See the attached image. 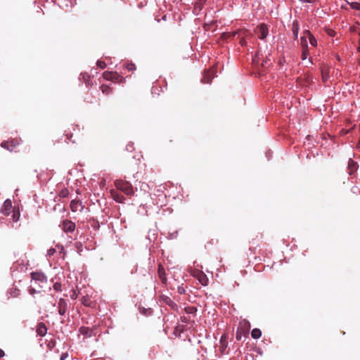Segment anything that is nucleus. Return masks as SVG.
<instances>
[{
    "mask_svg": "<svg viewBox=\"0 0 360 360\" xmlns=\"http://www.w3.org/2000/svg\"><path fill=\"white\" fill-rule=\"evenodd\" d=\"M250 329V323L248 321L243 319L239 322V325L236 333V338L240 340L242 338L246 337Z\"/></svg>",
    "mask_w": 360,
    "mask_h": 360,
    "instance_id": "f257e3e1",
    "label": "nucleus"
},
{
    "mask_svg": "<svg viewBox=\"0 0 360 360\" xmlns=\"http://www.w3.org/2000/svg\"><path fill=\"white\" fill-rule=\"evenodd\" d=\"M115 185L118 190L122 191L124 194L127 195H131L134 194V189L132 185L124 180H116Z\"/></svg>",
    "mask_w": 360,
    "mask_h": 360,
    "instance_id": "f03ea898",
    "label": "nucleus"
},
{
    "mask_svg": "<svg viewBox=\"0 0 360 360\" xmlns=\"http://www.w3.org/2000/svg\"><path fill=\"white\" fill-rule=\"evenodd\" d=\"M60 227H61L62 230L65 233H72L75 231L76 225L73 221L65 219L62 221Z\"/></svg>",
    "mask_w": 360,
    "mask_h": 360,
    "instance_id": "7ed1b4c3",
    "label": "nucleus"
},
{
    "mask_svg": "<svg viewBox=\"0 0 360 360\" xmlns=\"http://www.w3.org/2000/svg\"><path fill=\"white\" fill-rule=\"evenodd\" d=\"M20 140L13 139L8 141H4L1 143V146L9 151H13L17 146L20 144Z\"/></svg>",
    "mask_w": 360,
    "mask_h": 360,
    "instance_id": "20e7f679",
    "label": "nucleus"
},
{
    "mask_svg": "<svg viewBox=\"0 0 360 360\" xmlns=\"http://www.w3.org/2000/svg\"><path fill=\"white\" fill-rule=\"evenodd\" d=\"M103 77L105 80L112 82H120L122 80V77L116 72L105 71L103 73Z\"/></svg>",
    "mask_w": 360,
    "mask_h": 360,
    "instance_id": "39448f33",
    "label": "nucleus"
},
{
    "mask_svg": "<svg viewBox=\"0 0 360 360\" xmlns=\"http://www.w3.org/2000/svg\"><path fill=\"white\" fill-rule=\"evenodd\" d=\"M31 278L36 282H39V284H44L47 282V277L42 272L35 271L31 273Z\"/></svg>",
    "mask_w": 360,
    "mask_h": 360,
    "instance_id": "423d86ee",
    "label": "nucleus"
},
{
    "mask_svg": "<svg viewBox=\"0 0 360 360\" xmlns=\"http://www.w3.org/2000/svg\"><path fill=\"white\" fill-rule=\"evenodd\" d=\"M68 306V301L60 298L58 302V314L61 316L65 314Z\"/></svg>",
    "mask_w": 360,
    "mask_h": 360,
    "instance_id": "0eeeda50",
    "label": "nucleus"
},
{
    "mask_svg": "<svg viewBox=\"0 0 360 360\" xmlns=\"http://www.w3.org/2000/svg\"><path fill=\"white\" fill-rule=\"evenodd\" d=\"M193 276L198 280L202 285H207L208 278L207 276L201 271H197L194 273Z\"/></svg>",
    "mask_w": 360,
    "mask_h": 360,
    "instance_id": "6e6552de",
    "label": "nucleus"
},
{
    "mask_svg": "<svg viewBox=\"0 0 360 360\" xmlns=\"http://www.w3.org/2000/svg\"><path fill=\"white\" fill-rule=\"evenodd\" d=\"M257 34L258 37L261 39H264L268 35V28L264 24L260 25L257 27Z\"/></svg>",
    "mask_w": 360,
    "mask_h": 360,
    "instance_id": "1a4fd4ad",
    "label": "nucleus"
},
{
    "mask_svg": "<svg viewBox=\"0 0 360 360\" xmlns=\"http://www.w3.org/2000/svg\"><path fill=\"white\" fill-rule=\"evenodd\" d=\"M70 209L72 212H82L84 207L81 202L79 200H73L70 202Z\"/></svg>",
    "mask_w": 360,
    "mask_h": 360,
    "instance_id": "9d476101",
    "label": "nucleus"
},
{
    "mask_svg": "<svg viewBox=\"0 0 360 360\" xmlns=\"http://www.w3.org/2000/svg\"><path fill=\"white\" fill-rule=\"evenodd\" d=\"M213 77H214V71L213 70H207L205 72L201 81L203 83L209 84L211 82Z\"/></svg>",
    "mask_w": 360,
    "mask_h": 360,
    "instance_id": "9b49d317",
    "label": "nucleus"
},
{
    "mask_svg": "<svg viewBox=\"0 0 360 360\" xmlns=\"http://www.w3.org/2000/svg\"><path fill=\"white\" fill-rule=\"evenodd\" d=\"M11 208H12V202H11V201L10 200H6L4 202V205H3V207H2L1 212L4 215L7 216V215H8L10 214Z\"/></svg>",
    "mask_w": 360,
    "mask_h": 360,
    "instance_id": "f8f14e48",
    "label": "nucleus"
},
{
    "mask_svg": "<svg viewBox=\"0 0 360 360\" xmlns=\"http://www.w3.org/2000/svg\"><path fill=\"white\" fill-rule=\"evenodd\" d=\"M36 332L38 335L44 337L47 333V328L46 325L42 322L38 323Z\"/></svg>",
    "mask_w": 360,
    "mask_h": 360,
    "instance_id": "ddd939ff",
    "label": "nucleus"
},
{
    "mask_svg": "<svg viewBox=\"0 0 360 360\" xmlns=\"http://www.w3.org/2000/svg\"><path fill=\"white\" fill-rule=\"evenodd\" d=\"M79 331L81 334L86 335L87 337H91L92 335H94V330L93 329L89 328L88 327H85V326H82L79 329Z\"/></svg>",
    "mask_w": 360,
    "mask_h": 360,
    "instance_id": "4468645a",
    "label": "nucleus"
},
{
    "mask_svg": "<svg viewBox=\"0 0 360 360\" xmlns=\"http://www.w3.org/2000/svg\"><path fill=\"white\" fill-rule=\"evenodd\" d=\"M304 34H307L310 44L312 46H314V47L316 46L317 41H316V38L314 37V35L309 30L304 31Z\"/></svg>",
    "mask_w": 360,
    "mask_h": 360,
    "instance_id": "2eb2a0df",
    "label": "nucleus"
},
{
    "mask_svg": "<svg viewBox=\"0 0 360 360\" xmlns=\"http://www.w3.org/2000/svg\"><path fill=\"white\" fill-rule=\"evenodd\" d=\"M348 169L349 170V174H352L357 169V164L356 162L352 160V159H349L348 162Z\"/></svg>",
    "mask_w": 360,
    "mask_h": 360,
    "instance_id": "dca6fc26",
    "label": "nucleus"
},
{
    "mask_svg": "<svg viewBox=\"0 0 360 360\" xmlns=\"http://www.w3.org/2000/svg\"><path fill=\"white\" fill-rule=\"evenodd\" d=\"M158 275H159V277H160L161 281L163 283H166L167 278H166L165 272L164 268L161 266H160L159 269H158Z\"/></svg>",
    "mask_w": 360,
    "mask_h": 360,
    "instance_id": "f3484780",
    "label": "nucleus"
},
{
    "mask_svg": "<svg viewBox=\"0 0 360 360\" xmlns=\"http://www.w3.org/2000/svg\"><path fill=\"white\" fill-rule=\"evenodd\" d=\"M321 75L323 82H326L329 77V72L327 67H323L321 68Z\"/></svg>",
    "mask_w": 360,
    "mask_h": 360,
    "instance_id": "a211bd4d",
    "label": "nucleus"
},
{
    "mask_svg": "<svg viewBox=\"0 0 360 360\" xmlns=\"http://www.w3.org/2000/svg\"><path fill=\"white\" fill-rule=\"evenodd\" d=\"M262 332L258 328H254L251 332V336L254 339H258L261 337Z\"/></svg>",
    "mask_w": 360,
    "mask_h": 360,
    "instance_id": "6ab92c4d",
    "label": "nucleus"
},
{
    "mask_svg": "<svg viewBox=\"0 0 360 360\" xmlns=\"http://www.w3.org/2000/svg\"><path fill=\"white\" fill-rule=\"evenodd\" d=\"M307 36L304 34L300 39V44L302 46V49L308 48L307 41Z\"/></svg>",
    "mask_w": 360,
    "mask_h": 360,
    "instance_id": "aec40b11",
    "label": "nucleus"
},
{
    "mask_svg": "<svg viewBox=\"0 0 360 360\" xmlns=\"http://www.w3.org/2000/svg\"><path fill=\"white\" fill-rule=\"evenodd\" d=\"M302 54H301V59L302 60H305L307 58V56L309 54V48H304L302 49Z\"/></svg>",
    "mask_w": 360,
    "mask_h": 360,
    "instance_id": "412c9836",
    "label": "nucleus"
},
{
    "mask_svg": "<svg viewBox=\"0 0 360 360\" xmlns=\"http://www.w3.org/2000/svg\"><path fill=\"white\" fill-rule=\"evenodd\" d=\"M101 89L103 94H108L110 91V87L105 84L101 85Z\"/></svg>",
    "mask_w": 360,
    "mask_h": 360,
    "instance_id": "4be33fe9",
    "label": "nucleus"
},
{
    "mask_svg": "<svg viewBox=\"0 0 360 360\" xmlns=\"http://www.w3.org/2000/svg\"><path fill=\"white\" fill-rule=\"evenodd\" d=\"M69 194V191L67 188L62 189L59 193V196L60 198H66Z\"/></svg>",
    "mask_w": 360,
    "mask_h": 360,
    "instance_id": "5701e85b",
    "label": "nucleus"
},
{
    "mask_svg": "<svg viewBox=\"0 0 360 360\" xmlns=\"http://www.w3.org/2000/svg\"><path fill=\"white\" fill-rule=\"evenodd\" d=\"M82 303L87 307L91 305V301L88 297H83L82 299Z\"/></svg>",
    "mask_w": 360,
    "mask_h": 360,
    "instance_id": "b1692460",
    "label": "nucleus"
},
{
    "mask_svg": "<svg viewBox=\"0 0 360 360\" xmlns=\"http://www.w3.org/2000/svg\"><path fill=\"white\" fill-rule=\"evenodd\" d=\"M350 6L353 9H355V10H357V11H360V4L358 3V2H352L350 4Z\"/></svg>",
    "mask_w": 360,
    "mask_h": 360,
    "instance_id": "393cba45",
    "label": "nucleus"
},
{
    "mask_svg": "<svg viewBox=\"0 0 360 360\" xmlns=\"http://www.w3.org/2000/svg\"><path fill=\"white\" fill-rule=\"evenodd\" d=\"M12 218H13V221H15V222L18 221L20 219V213L18 212H13Z\"/></svg>",
    "mask_w": 360,
    "mask_h": 360,
    "instance_id": "a878e982",
    "label": "nucleus"
},
{
    "mask_svg": "<svg viewBox=\"0 0 360 360\" xmlns=\"http://www.w3.org/2000/svg\"><path fill=\"white\" fill-rule=\"evenodd\" d=\"M126 68L129 71H134L136 70V65L134 63H128Z\"/></svg>",
    "mask_w": 360,
    "mask_h": 360,
    "instance_id": "bb28decb",
    "label": "nucleus"
},
{
    "mask_svg": "<svg viewBox=\"0 0 360 360\" xmlns=\"http://www.w3.org/2000/svg\"><path fill=\"white\" fill-rule=\"evenodd\" d=\"M126 150H127V151L132 152V151L134 150V143H129L126 146Z\"/></svg>",
    "mask_w": 360,
    "mask_h": 360,
    "instance_id": "cd10ccee",
    "label": "nucleus"
},
{
    "mask_svg": "<svg viewBox=\"0 0 360 360\" xmlns=\"http://www.w3.org/2000/svg\"><path fill=\"white\" fill-rule=\"evenodd\" d=\"M53 288L56 291H61V284L60 283H55Z\"/></svg>",
    "mask_w": 360,
    "mask_h": 360,
    "instance_id": "c85d7f7f",
    "label": "nucleus"
},
{
    "mask_svg": "<svg viewBox=\"0 0 360 360\" xmlns=\"http://www.w3.org/2000/svg\"><path fill=\"white\" fill-rule=\"evenodd\" d=\"M113 198L118 202H122L123 197L122 195H120L119 194L113 195Z\"/></svg>",
    "mask_w": 360,
    "mask_h": 360,
    "instance_id": "c756f323",
    "label": "nucleus"
},
{
    "mask_svg": "<svg viewBox=\"0 0 360 360\" xmlns=\"http://www.w3.org/2000/svg\"><path fill=\"white\" fill-rule=\"evenodd\" d=\"M96 64L99 68H101L102 69L105 68L106 66L105 63L102 60H98Z\"/></svg>",
    "mask_w": 360,
    "mask_h": 360,
    "instance_id": "7c9ffc66",
    "label": "nucleus"
},
{
    "mask_svg": "<svg viewBox=\"0 0 360 360\" xmlns=\"http://www.w3.org/2000/svg\"><path fill=\"white\" fill-rule=\"evenodd\" d=\"M68 356V353H63L61 355H60V360H65Z\"/></svg>",
    "mask_w": 360,
    "mask_h": 360,
    "instance_id": "2f4dec72",
    "label": "nucleus"
},
{
    "mask_svg": "<svg viewBox=\"0 0 360 360\" xmlns=\"http://www.w3.org/2000/svg\"><path fill=\"white\" fill-rule=\"evenodd\" d=\"M269 60H264L262 63V65L264 67V68H266L267 66L269 65Z\"/></svg>",
    "mask_w": 360,
    "mask_h": 360,
    "instance_id": "473e14b6",
    "label": "nucleus"
},
{
    "mask_svg": "<svg viewBox=\"0 0 360 360\" xmlns=\"http://www.w3.org/2000/svg\"><path fill=\"white\" fill-rule=\"evenodd\" d=\"M178 292L180 293V294H184L185 293V290L183 287H179L178 288Z\"/></svg>",
    "mask_w": 360,
    "mask_h": 360,
    "instance_id": "72a5a7b5",
    "label": "nucleus"
},
{
    "mask_svg": "<svg viewBox=\"0 0 360 360\" xmlns=\"http://www.w3.org/2000/svg\"><path fill=\"white\" fill-rule=\"evenodd\" d=\"M55 252H56L55 249H53V248L49 249L48 251V255H52L55 253Z\"/></svg>",
    "mask_w": 360,
    "mask_h": 360,
    "instance_id": "f704fd0d",
    "label": "nucleus"
},
{
    "mask_svg": "<svg viewBox=\"0 0 360 360\" xmlns=\"http://www.w3.org/2000/svg\"><path fill=\"white\" fill-rule=\"evenodd\" d=\"M300 1L304 3H314L316 0H300Z\"/></svg>",
    "mask_w": 360,
    "mask_h": 360,
    "instance_id": "c9c22d12",
    "label": "nucleus"
},
{
    "mask_svg": "<svg viewBox=\"0 0 360 360\" xmlns=\"http://www.w3.org/2000/svg\"><path fill=\"white\" fill-rule=\"evenodd\" d=\"M297 32H298V28H295L293 30V33L295 34V35L297 37Z\"/></svg>",
    "mask_w": 360,
    "mask_h": 360,
    "instance_id": "e433bc0d",
    "label": "nucleus"
},
{
    "mask_svg": "<svg viewBox=\"0 0 360 360\" xmlns=\"http://www.w3.org/2000/svg\"><path fill=\"white\" fill-rule=\"evenodd\" d=\"M35 292H36V290L32 288V289L30 290V294L33 295Z\"/></svg>",
    "mask_w": 360,
    "mask_h": 360,
    "instance_id": "4c0bfd02",
    "label": "nucleus"
},
{
    "mask_svg": "<svg viewBox=\"0 0 360 360\" xmlns=\"http://www.w3.org/2000/svg\"><path fill=\"white\" fill-rule=\"evenodd\" d=\"M4 356V352L0 349V358Z\"/></svg>",
    "mask_w": 360,
    "mask_h": 360,
    "instance_id": "58836bf2",
    "label": "nucleus"
},
{
    "mask_svg": "<svg viewBox=\"0 0 360 360\" xmlns=\"http://www.w3.org/2000/svg\"><path fill=\"white\" fill-rule=\"evenodd\" d=\"M53 345H54V342H51L48 344L49 347H53Z\"/></svg>",
    "mask_w": 360,
    "mask_h": 360,
    "instance_id": "ea45409f",
    "label": "nucleus"
},
{
    "mask_svg": "<svg viewBox=\"0 0 360 360\" xmlns=\"http://www.w3.org/2000/svg\"><path fill=\"white\" fill-rule=\"evenodd\" d=\"M309 63L312 64L313 62H312V60L311 58H309V61H308Z\"/></svg>",
    "mask_w": 360,
    "mask_h": 360,
    "instance_id": "a19ab883",
    "label": "nucleus"
},
{
    "mask_svg": "<svg viewBox=\"0 0 360 360\" xmlns=\"http://www.w3.org/2000/svg\"><path fill=\"white\" fill-rule=\"evenodd\" d=\"M224 338V336H222V337H221V343H222V342H223V338Z\"/></svg>",
    "mask_w": 360,
    "mask_h": 360,
    "instance_id": "79ce46f5",
    "label": "nucleus"
},
{
    "mask_svg": "<svg viewBox=\"0 0 360 360\" xmlns=\"http://www.w3.org/2000/svg\"><path fill=\"white\" fill-rule=\"evenodd\" d=\"M358 51L360 52V46L358 48Z\"/></svg>",
    "mask_w": 360,
    "mask_h": 360,
    "instance_id": "37998d69",
    "label": "nucleus"
}]
</instances>
